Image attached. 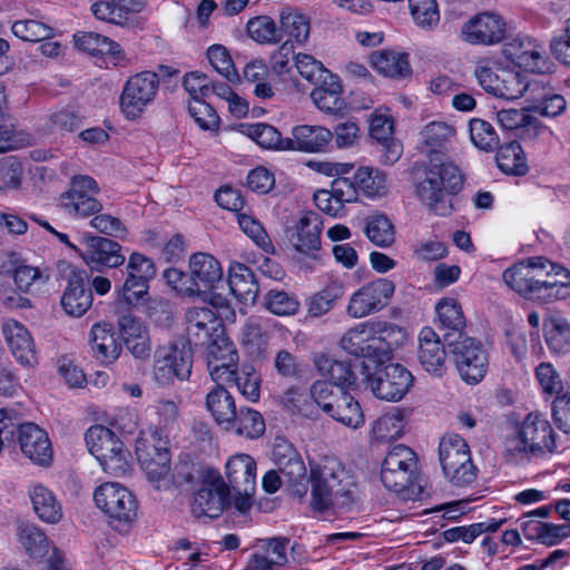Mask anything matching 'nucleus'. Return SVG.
Wrapping results in <instances>:
<instances>
[{"label":"nucleus","mask_w":570,"mask_h":570,"mask_svg":"<svg viewBox=\"0 0 570 570\" xmlns=\"http://www.w3.org/2000/svg\"><path fill=\"white\" fill-rule=\"evenodd\" d=\"M414 193L430 212L449 216L453 212L452 197L463 186V177L452 163L430 164L414 171Z\"/></svg>","instance_id":"nucleus-1"},{"label":"nucleus","mask_w":570,"mask_h":570,"mask_svg":"<svg viewBox=\"0 0 570 570\" xmlns=\"http://www.w3.org/2000/svg\"><path fill=\"white\" fill-rule=\"evenodd\" d=\"M311 507L324 512L331 507H346L355 501L356 483L336 458L325 456L311 464Z\"/></svg>","instance_id":"nucleus-2"},{"label":"nucleus","mask_w":570,"mask_h":570,"mask_svg":"<svg viewBox=\"0 0 570 570\" xmlns=\"http://www.w3.org/2000/svg\"><path fill=\"white\" fill-rule=\"evenodd\" d=\"M554 449L553 428L543 414L537 412L529 413L505 443L507 455L514 462L543 458Z\"/></svg>","instance_id":"nucleus-3"},{"label":"nucleus","mask_w":570,"mask_h":570,"mask_svg":"<svg viewBox=\"0 0 570 570\" xmlns=\"http://www.w3.org/2000/svg\"><path fill=\"white\" fill-rule=\"evenodd\" d=\"M189 272L178 268L164 271L166 283L177 293L187 297L200 296L223 278L220 263L210 254H193L188 262Z\"/></svg>","instance_id":"nucleus-4"},{"label":"nucleus","mask_w":570,"mask_h":570,"mask_svg":"<svg viewBox=\"0 0 570 570\" xmlns=\"http://www.w3.org/2000/svg\"><path fill=\"white\" fill-rule=\"evenodd\" d=\"M94 500L97 508L107 515L110 527L120 533L128 532L137 519V501L120 483L106 482L99 485Z\"/></svg>","instance_id":"nucleus-5"},{"label":"nucleus","mask_w":570,"mask_h":570,"mask_svg":"<svg viewBox=\"0 0 570 570\" xmlns=\"http://www.w3.org/2000/svg\"><path fill=\"white\" fill-rule=\"evenodd\" d=\"M88 451L99 461L104 471L115 476L130 471V452L114 431L104 425H92L85 434Z\"/></svg>","instance_id":"nucleus-6"},{"label":"nucleus","mask_w":570,"mask_h":570,"mask_svg":"<svg viewBox=\"0 0 570 570\" xmlns=\"http://www.w3.org/2000/svg\"><path fill=\"white\" fill-rule=\"evenodd\" d=\"M439 460L445 478L456 487L471 484L478 469L465 440L455 433L445 434L439 444Z\"/></svg>","instance_id":"nucleus-7"},{"label":"nucleus","mask_w":570,"mask_h":570,"mask_svg":"<svg viewBox=\"0 0 570 570\" xmlns=\"http://www.w3.org/2000/svg\"><path fill=\"white\" fill-rule=\"evenodd\" d=\"M159 77L154 71H140L130 76L119 97V106L127 120H136L142 116L158 94Z\"/></svg>","instance_id":"nucleus-8"},{"label":"nucleus","mask_w":570,"mask_h":570,"mask_svg":"<svg viewBox=\"0 0 570 570\" xmlns=\"http://www.w3.org/2000/svg\"><path fill=\"white\" fill-rule=\"evenodd\" d=\"M193 367L191 348L186 343H171L156 350L154 356L153 379L161 385H171L175 379L187 381Z\"/></svg>","instance_id":"nucleus-9"},{"label":"nucleus","mask_w":570,"mask_h":570,"mask_svg":"<svg viewBox=\"0 0 570 570\" xmlns=\"http://www.w3.org/2000/svg\"><path fill=\"white\" fill-rule=\"evenodd\" d=\"M100 189L90 176L72 177L67 191L60 195V206L73 217L86 218L102 210V204L97 199Z\"/></svg>","instance_id":"nucleus-10"},{"label":"nucleus","mask_w":570,"mask_h":570,"mask_svg":"<svg viewBox=\"0 0 570 570\" xmlns=\"http://www.w3.org/2000/svg\"><path fill=\"white\" fill-rule=\"evenodd\" d=\"M416 454L404 445L396 444L387 452L381 469V481L390 491L401 492L413 481Z\"/></svg>","instance_id":"nucleus-11"},{"label":"nucleus","mask_w":570,"mask_h":570,"mask_svg":"<svg viewBox=\"0 0 570 570\" xmlns=\"http://www.w3.org/2000/svg\"><path fill=\"white\" fill-rule=\"evenodd\" d=\"M367 385L381 400L397 402L409 392L413 376L404 366L391 363L366 376Z\"/></svg>","instance_id":"nucleus-12"},{"label":"nucleus","mask_w":570,"mask_h":570,"mask_svg":"<svg viewBox=\"0 0 570 570\" xmlns=\"http://www.w3.org/2000/svg\"><path fill=\"white\" fill-rule=\"evenodd\" d=\"M395 291L394 283L387 278H377L361 286L350 297L346 313L352 318H363L383 309Z\"/></svg>","instance_id":"nucleus-13"},{"label":"nucleus","mask_w":570,"mask_h":570,"mask_svg":"<svg viewBox=\"0 0 570 570\" xmlns=\"http://www.w3.org/2000/svg\"><path fill=\"white\" fill-rule=\"evenodd\" d=\"M505 31L507 23L500 14L481 12L461 26L460 38L472 46H494L504 39Z\"/></svg>","instance_id":"nucleus-14"},{"label":"nucleus","mask_w":570,"mask_h":570,"mask_svg":"<svg viewBox=\"0 0 570 570\" xmlns=\"http://www.w3.org/2000/svg\"><path fill=\"white\" fill-rule=\"evenodd\" d=\"M449 345L452 342L449 341ZM453 357L461 377L470 384L480 382L488 370V354L482 344L472 337L453 343Z\"/></svg>","instance_id":"nucleus-15"},{"label":"nucleus","mask_w":570,"mask_h":570,"mask_svg":"<svg viewBox=\"0 0 570 570\" xmlns=\"http://www.w3.org/2000/svg\"><path fill=\"white\" fill-rule=\"evenodd\" d=\"M273 461L284 481L299 498L306 493L302 483L306 478V466L296 449L286 441L276 442L273 448Z\"/></svg>","instance_id":"nucleus-16"},{"label":"nucleus","mask_w":570,"mask_h":570,"mask_svg":"<svg viewBox=\"0 0 570 570\" xmlns=\"http://www.w3.org/2000/svg\"><path fill=\"white\" fill-rule=\"evenodd\" d=\"M20 450L26 458L40 466H49L53 450L47 432L35 423L21 424L18 421L17 432Z\"/></svg>","instance_id":"nucleus-17"},{"label":"nucleus","mask_w":570,"mask_h":570,"mask_svg":"<svg viewBox=\"0 0 570 570\" xmlns=\"http://www.w3.org/2000/svg\"><path fill=\"white\" fill-rule=\"evenodd\" d=\"M188 344L203 346L210 342L214 334L224 332L220 320L208 306H191L185 312Z\"/></svg>","instance_id":"nucleus-18"},{"label":"nucleus","mask_w":570,"mask_h":570,"mask_svg":"<svg viewBox=\"0 0 570 570\" xmlns=\"http://www.w3.org/2000/svg\"><path fill=\"white\" fill-rule=\"evenodd\" d=\"M229 502V489L223 479L218 478L212 483L202 487L195 494L190 504L194 517L218 518Z\"/></svg>","instance_id":"nucleus-19"},{"label":"nucleus","mask_w":570,"mask_h":570,"mask_svg":"<svg viewBox=\"0 0 570 570\" xmlns=\"http://www.w3.org/2000/svg\"><path fill=\"white\" fill-rule=\"evenodd\" d=\"M67 286L61 296L63 311L75 317L82 316L92 305V293L86 285V272L69 267Z\"/></svg>","instance_id":"nucleus-20"},{"label":"nucleus","mask_w":570,"mask_h":570,"mask_svg":"<svg viewBox=\"0 0 570 570\" xmlns=\"http://www.w3.org/2000/svg\"><path fill=\"white\" fill-rule=\"evenodd\" d=\"M417 358L421 366L436 376L446 368V351L439 334L432 327H423L417 336Z\"/></svg>","instance_id":"nucleus-21"},{"label":"nucleus","mask_w":570,"mask_h":570,"mask_svg":"<svg viewBox=\"0 0 570 570\" xmlns=\"http://www.w3.org/2000/svg\"><path fill=\"white\" fill-rule=\"evenodd\" d=\"M2 333L17 362L26 367L38 363L33 338L24 325L16 320H8L2 325Z\"/></svg>","instance_id":"nucleus-22"},{"label":"nucleus","mask_w":570,"mask_h":570,"mask_svg":"<svg viewBox=\"0 0 570 570\" xmlns=\"http://www.w3.org/2000/svg\"><path fill=\"white\" fill-rule=\"evenodd\" d=\"M537 265L532 257L507 268L502 274L504 284L521 296L537 301L539 279L543 276V271Z\"/></svg>","instance_id":"nucleus-23"},{"label":"nucleus","mask_w":570,"mask_h":570,"mask_svg":"<svg viewBox=\"0 0 570 570\" xmlns=\"http://www.w3.org/2000/svg\"><path fill=\"white\" fill-rule=\"evenodd\" d=\"M83 259L91 268L106 266L116 268L125 263L121 254V245L110 238L101 236H89L86 239V252Z\"/></svg>","instance_id":"nucleus-24"},{"label":"nucleus","mask_w":570,"mask_h":570,"mask_svg":"<svg viewBox=\"0 0 570 570\" xmlns=\"http://www.w3.org/2000/svg\"><path fill=\"white\" fill-rule=\"evenodd\" d=\"M347 184L355 193L353 202H357L360 197L376 199L387 194L386 176L374 167L361 166L352 178H347Z\"/></svg>","instance_id":"nucleus-25"},{"label":"nucleus","mask_w":570,"mask_h":570,"mask_svg":"<svg viewBox=\"0 0 570 570\" xmlns=\"http://www.w3.org/2000/svg\"><path fill=\"white\" fill-rule=\"evenodd\" d=\"M227 487L234 492L255 491L256 463L248 454H236L229 458L225 466Z\"/></svg>","instance_id":"nucleus-26"},{"label":"nucleus","mask_w":570,"mask_h":570,"mask_svg":"<svg viewBox=\"0 0 570 570\" xmlns=\"http://www.w3.org/2000/svg\"><path fill=\"white\" fill-rule=\"evenodd\" d=\"M354 190L347 184V177H337L331 183V189H320L314 194V203L323 213L336 217L345 203H353Z\"/></svg>","instance_id":"nucleus-27"},{"label":"nucleus","mask_w":570,"mask_h":570,"mask_svg":"<svg viewBox=\"0 0 570 570\" xmlns=\"http://www.w3.org/2000/svg\"><path fill=\"white\" fill-rule=\"evenodd\" d=\"M340 346L350 355L377 363V346H375L371 322L360 323L347 330L340 340Z\"/></svg>","instance_id":"nucleus-28"},{"label":"nucleus","mask_w":570,"mask_h":570,"mask_svg":"<svg viewBox=\"0 0 570 570\" xmlns=\"http://www.w3.org/2000/svg\"><path fill=\"white\" fill-rule=\"evenodd\" d=\"M322 226V218L316 212H304L296 224V234L292 236L296 250L314 256L321 248Z\"/></svg>","instance_id":"nucleus-29"},{"label":"nucleus","mask_w":570,"mask_h":570,"mask_svg":"<svg viewBox=\"0 0 570 570\" xmlns=\"http://www.w3.org/2000/svg\"><path fill=\"white\" fill-rule=\"evenodd\" d=\"M119 331L126 347L137 358H147L150 355V340L146 326L131 314L122 315L119 321Z\"/></svg>","instance_id":"nucleus-30"},{"label":"nucleus","mask_w":570,"mask_h":570,"mask_svg":"<svg viewBox=\"0 0 570 570\" xmlns=\"http://www.w3.org/2000/svg\"><path fill=\"white\" fill-rule=\"evenodd\" d=\"M292 138H287L288 150L320 153L333 139V134L322 126L299 125L293 128Z\"/></svg>","instance_id":"nucleus-31"},{"label":"nucleus","mask_w":570,"mask_h":570,"mask_svg":"<svg viewBox=\"0 0 570 570\" xmlns=\"http://www.w3.org/2000/svg\"><path fill=\"white\" fill-rule=\"evenodd\" d=\"M371 324L375 346H377V363H383L391 358L394 350L405 343L407 333L404 327L386 321H375Z\"/></svg>","instance_id":"nucleus-32"},{"label":"nucleus","mask_w":570,"mask_h":570,"mask_svg":"<svg viewBox=\"0 0 570 570\" xmlns=\"http://www.w3.org/2000/svg\"><path fill=\"white\" fill-rule=\"evenodd\" d=\"M90 347L92 356L100 363H114L121 353L111 324L97 323L90 330Z\"/></svg>","instance_id":"nucleus-33"},{"label":"nucleus","mask_w":570,"mask_h":570,"mask_svg":"<svg viewBox=\"0 0 570 570\" xmlns=\"http://www.w3.org/2000/svg\"><path fill=\"white\" fill-rule=\"evenodd\" d=\"M343 87L336 75L331 73L330 77L315 85L311 92V98L315 106L326 114H338L346 108V104L342 98Z\"/></svg>","instance_id":"nucleus-34"},{"label":"nucleus","mask_w":570,"mask_h":570,"mask_svg":"<svg viewBox=\"0 0 570 570\" xmlns=\"http://www.w3.org/2000/svg\"><path fill=\"white\" fill-rule=\"evenodd\" d=\"M455 138L453 125L443 120L428 122L420 131V150L423 154H439Z\"/></svg>","instance_id":"nucleus-35"},{"label":"nucleus","mask_w":570,"mask_h":570,"mask_svg":"<svg viewBox=\"0 0 570 570\" xmlns=\"http://www.w3.org/2000/svg\"><path fill=\"white\" fill-rule=\"evenodd\" d=\"M230 293L244 304H255L258 295L257 279L249 267L234 263L228 269Z\"/></svg>","instance_id":"nucleus-36"},{"label":"nucleus","mask_w":570,"mask_h":570,"mask_svg":"<svg viewBox=\"0 0 570 570\" xmlns=\"http://www.w3.org/2000/svg\"><path fill=\"white\" fill-rule=\"evenodd\" d=\"M543 334L548 347L558 354L570 353V322L559 312H549L543 318Z\"/></svg>","instance_id":"nucleus-37"},{"label":"nucleus","mask_w":570,"mask_h":570,"mask_svg":"<svg viewBox=\"0 0 570 570\" xmlns=\"http://www.w3.org/2000/svg\"><path fill=\"white\" fill-rule=\"evenodd\" d=\"M29 497L32 509L37 517L50 524L58 523L62 518L60 502L51 490L42 484H33L29 489Z\"/></svg>","instance_id":"nucleus-38"},{"label":"nucleus","mask_w":570,"mask_h":570,"mask_svg":"<svg viewBox=\"0 0 570 570\" xmlns=\"http://www.w3.org/2000/svg\"><path fill=\"white\" fill-rule=\"evenodd\" d=\"M435 312L440 322V328L445 331L444 338L448 341L452 334L462 338L465 328V316L462 306L454 298H442L435 306Z\"/></svg>","instance_id":"nucleus-39"},{"label":"nucleus","mask_w":570,"mask_h":570,"mask_svg":"<svg viewBox=\"0 0 570 570\" xmlns=\"http://www.w3.org/2000/svg\"><path fill=\"white\" fill-rule=\"evenodd\" d=\"M513 56V60L519 67L531 72L549 73L554 67L544 48L534 42L520 43Z\"/></svg>","instance_id":"nucleus-40"},{"label":"nucleus","mask_w":570,"mask_h":570,"mask_svg":"<svg viewBox=\"0 0 570 570\" xmlns=\"http://www.w3.org/2000/svg\"><path fill=\"white\" fill-rule=\"evenodd\" d=\"M206 409L218 424L226 428L236 416V403L232 394L224 386H214L206 395Z\"/></svg>","instance_id":"nucleus-41"},{"label":"nucleus","mask_w":570,"mask_h":570,"mask_svg":"<svg viewBox=\"0 0 570 570\" xmlns=\"http://www.w3.org/2000/svg\"><path fill=\"white\" fill-rule=\"evenodd\" d=\"M521 529L527 539H537L546 546H556L570 537V524H554L533 520L522 521Z\"/></svg>","instance_id":"nucleus-42"},{"label":"nucleus","mask_w":570,"mask_h":570,"mask_svg":"<svg viewBox=\"0 0 570 570\" xmlns=\"http://www.w3.org/2000/svg\"><path fill=\"white\" fill-rule=\"evenodd\" d=\"M76 47L91 56L110 55L122 57L120 46L112 39L92 31H80L73 36Z\"/></svg>","instance_id":"nucleus-43"},{"label":"nucleus","mask_w":570,"mask_h":570,"mask_svg":"<svg viewBox=\"0 0 570 570\" xmlns=\"http://www.w3.org/2000/svg\"><path fill=\"white\" fill-rule=\"evenodd\" d=\"M371 61L379 72L387 77H405L411 73L407 53L380 50L372 53Z\"/></svg>","instance_id":"nucleus-44"},{"label":"nucleus","mask_w":570,"mask_h":570,"mask_svg":"<svg viewBox=\"0 0 570 570\" xmlns=\"http://www.w3.org/2000/svg\"><path fill=\"white\" fill-rule=\"evenodd\" d=\"M495 159L500 170L507 175L524 176L529 170L525 154L518 141L499 147Z\"/></svg>","instance_id":"nucleus-45"},{"label":"nucleus","mask_w":570,"mask_h":570,"mask_svg":"<svg viewBox=\"0 0 570 570\" xmlns=\"http://www.w3.org/2000/svg\"><path fill=\"white\" fill-rule=\"evenodd\" d=\"M17 535L26 553L33 559H41L49 551V540L45 532L31 523L18 527Z\"/></svg>","instance_id":"nucleus-46"},{"label":"nucleus","mask_w":570,"mask_h":570,"mask_svg":"<svg viewBox=\"0 0 570 570\" xmlns=\"http://www.w3.org/2000/svg\"><path fill=\"white\" fill-rule=\"evenodd\" d=\"M265 421L259 412L249 407H240L226 429L247 439H257L265 432Z\"/></svg>","instance_id":"nucleus-47"},{"label":"nucleus","mask_w":570,"mask_h":570,"mask_svg":"<svg viewBox=\"0 0 570 570\" xmlns=\"http://www.w3.org/2000/svg\"><path fill=\"white\" fill-rule=\"evenodd\" d=\"M328 415L342 423L345 426L357 429L364 424V414L358 402L346 391L334 404V409L328 412Z\"/></svg>","instance_id":"nucleus-48"},{"label":"nucleus","mask_w":570,"mask_h":570,"mask_svg":"<svg viewBox=\"0 0 570 570\" xmlns=\"http://www.w3.org/2000/svg\"><path fill=\"white\" fill-rule=\"evenodd\" d=\"M243 132L264 149L288 150L287 138H282L281 132L268 124L257 122L242 125Z\"/></svg>","instance_id":"nucleus-49"},{"label":"nucleus","mask_w":570,"mask_h":570,"mask_svg":"<svg viewBox=\"0 0 570 570\" xmlns=\"http://www.w3.org/2000/svg\"><path fill=\"white\" fill-rule=\"evenodd\" d=\"M364 232L368 240L379 247H389L395 240L394 225L384 214L367 216Z\"/></svg>","instance_id":"nucleus-50"},{"label":"nucleus","mask_w":570,"mask_h":570,"mask_svg":"<svg viewBox=\"0 0 570 570\" xmlns=\"http://www.w3.org/2000/svg\"><path fill=\"white\" fill-rule=\"evenodd\" d=\"M144 9L142 0H112L111 23L127 28H141L145 20L138 14Z\"/></svg>","instance_id":"nucleus-51"},{"label":"nucleus","mask_w":570,"mask_h":570,"mask_svg":"<svg viewBox=\"0 0 570 570\" xmlns=\"http://www.w3.org/2000/svg\"><path fill=\"white\" fill-rule=\"evenodd\" d=\"M343 296V286L340 282H330L324 288L312 295L307 301V313L311 317L327 314L335 302Z\"/></svg>","instance_id":"nucleus-52"},{"label":"nucleus","mask_w":570,"mask_h":570,"mask_svg":"<svg viewBox=\"0 0 570 570\" xmlns=\"http://www.w3.org/2000/svg\"><path fill=\"white\" fill-rule=\"evenodd\" d=\"M246 30L254 41L261 45H272L282 41V30L275 21L267 16H258L247 21Z\"/></svg>","instance_id":"nucleus-53"},{"label":"nucleus","mask_w":570,"mask_h":570,"mask_svg":"<svg viewBox=\"0 0 570 570\" xmlns=\"http://www.w3.org/2000/svg\"><path fill=\"white\" fill-rule=\"evenodd\" d=\"M470 138L473 145L483 151H493L499 147V136L493 126L479 118L469 121Z\"/></svg>","instance_id":"nucleus-54"},{"label":"nucleus","mask_w":570,"mask_h":570,"mask_svg":"<svg viewBox=\"0 0 570 570\" xmlns=\"http://www.w3.org/2000/svg\"><path fill=\"white\" fill-rule=\"evenodd\" d=\"M404 431V420L400 412L386 413L374 421L372 438L376 441H391L400 438Z\"/></svg>","instance_id":"nucleus-55"},{"label":"nucleus","mask_w":570,"mask_h":570,"mask_svg":"<svg viewBox=\"0 0 570 570\" xmlns=\"http://www.w3.org/2000/svg\"><path fill=\"white\" fill-rule=\"evenodd\" d=\"M238 353L234 343L222 333L208 343L207 364L237 365Z\"/></svg>","instance_id":"nucleus-56"},{"label":"nucleus","mask_w":570,"mask_h":570,"mask_svg":"<svg viewBox=\"0 0 570 570\" xmlns=\"http://www.w3.org/2000/svg\"><path fill=\"white\" fill-rule=\"evenodd\" d=\"M279 22L282 37L287 35L298 43L307 40L309 36V20L304 14L284 10L281 12Z\"/></svg>","instance_id":"nucleus-57"},{"label":"nucleus","mask_w":570,"mask_h":570,"mask_svg":"<svg viewBox=\"0 0 570 570\" xmlns=\"http://www.w3.org/2000/svg\"><path fill=\"white\" fill-rule=\"evenodd\" d=\"M528 88L529 82L522 75L512 70H501V80L495 97L514 100L520 98Z\"/></svg>","instance_id":"nucleus-58"},{"label":"nucleus","mask_w":570,"mask_h":570,"mask_svg":"<svg viewBox=\"0 0 570 570\" xmlns=\"http://www.w3.org/2000/svg\"><path fill=\"white\" fill-rule=\"evenodd\" d=\"M237 222L242 230L265 253H274V246L261 223L246 213H238Z\"/></svg>","instance_id":"nucleus-59"},{"label":"nucleus","mask_w":570,"mask_h":570,"mask_svg":"<svg viewBox=\"0 0 570 570\" xmlns=\"http://www.w3.org/2000/svg\"><path fill=\"white\" fill-rule=\"evenodd\" d=\"M295 67L299 75L314 86L321 83L332 73L321 61L307 53H297L295 56Z\"/></svg>","instance_id":"nucleus-60"},{"label":"nucleus","mask_w":570,"mask_h":570,"mask_svg":"<svg viewBox=\"0 0 570 570\" xmlns=\"http://www.w3.org/2000/svg\"><path fill=\"white\" fill-rule=\"evenodd\" d=\"M188 111L203 130L216 131L218 129L219 117L216 110L204 99H193L188 105Z\"/></svg>","instance_id":"nucleus-61"},{"label":"nucleus","mask_w":570,"mask_h":570,"mask_svg":"<svg viewBox=\"0 0 570 570\" xmlns=\"http://www.w3.org/2000/svg\"><path fill=\"white\" fill-rule=\"evenodd\" d=\"M343 389L332 385L330 382L317 381L313 383L309 390V396L313 402L326 414L334 409V404L343 394Z\"/></svg>","instance_id":"nucleus-62"},{"label":"nucleus","mask_w":570,"mask_h":570,"mask_svg":"<svg viewBox=\"0 0 570 570\" xmlns=\"http://www.w3.org/2000/svg\"><path fill=\"white\" fill-rule=\"evenodd\" d=\"M149 282L127 278L117 289L118 299L129 306H137L148 301Z\"/></svg>","instance_id":"nucleus-63"},{"label":"nucleus","mask_w":570,"mask_h":570,"mask_svg":"<svg viewBox=\"0 0 570 570\" xmlns=\"http://www.w3.org/2000/svg\"><path fill=\"white\" fill-rule=\"evenodd\" d=\"M12 32L23 41L38 42L52 37V29L37 20H20L12 24Z\"/></svg>","instance_id":"nucleus-64"}]
</instances>
